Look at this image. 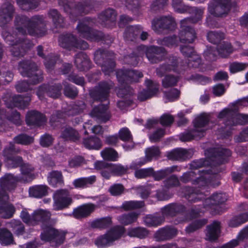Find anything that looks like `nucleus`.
Returning a JSON list of instances; mask_svg holds the SVG:
<instances>
[{
    "label": "nucleus",
    "mask_w": 248,
    "mask_h": 248,
    "mask_svg": "<svg viewBox=\"0 0 248 248\" xmlns=\"http://www.w3.org/2000/svg\"><path fill=\"white\" fill-rule=\"evenodd\" d=\"M44 18L43 16H35L29 19L25 16H17L16 18V31L12 34L3 31L2 36L6 43L11 46L10 51L15 57L22 56L25 48L31 46L29 41L25 39L27 33L37 36L44 34L41 29Z\"/></svg>",
    "instance_id": "nucleus-1"
},
{
    "label": "nucleus",
    "mask_w": 248,
    "mask_h": 248,
    "mask_svg": "<svg viewBox=\"0 0 248 248\" xmlns=\"http://www.w3.org/2000/svg\"><path fill=\"white\" fill-rule=\"evenodd\" d=\"M213 155L206 159H201L193 161L191 164V167L194 170L184 173L181 177V180L184 183L193 181V184L199 186H218V176L216 174L211 173V170H199L198 168L208 165H214L215 164H220L227 161L228 158L231 156V151L227 149L219 148L215 150H211Z\"/></svg>",
    "instance_id": "nucleus-2"
},
{
    "label": "nucleus",
    "mask_w": 248,
    "mask_h": 248,
    "mask_svg": "<svg viewBox=\"0 0 248 248\" xmlns=\"http://www.w3.org/2000/svg\"><path fill=\"white\" fill-rule=\"evenodd\" d=\"M51 215L50 212L46 210L37 209L34 211L32 214V225L37 224L40 222H43L42 228L43 232L41 234V239L58 246L63 243L65 233L63 231L55 229L51 226L45 224L50 219Z\"/></svg>",
    "instance_id": "nucleus-3"
},
{
    "label": "nucleus",
    "mask_w": 248,
    "mask_h": 248,
    "mask_svg": "<svg viewBox=\"0 0 248 248\" xmlns=\"http://www.w3.org/2000/svg\"><path fill=\"white\" fill-rule=\"evenodd\" d=\"M19 150L15 148L14 144L10 142L8 146L6 147L3 151V155L5 158L9 168H16L20 167L21 175L18 177L20 181L29 182L32 181L35 175L32 173L34 168L28 163L23 164L22 158L19 156H13V154L19 152Z\"/></svg>",
    "instance_id": "nucleus-4"
},
{
    "label": "nucleus",
    "mask_w": 248,
    "mask_h": 248,
    "mask_svg": "<svg viewBox=\"0 0 248 248\" xmlns=\"http://www.w3.org/2000/svg\"><path fill=\"white\" fill-rule=\"evenodd\" d=\"M218 118L224 121L225 127L222 130V134L228 132L233 126L248 123V115L238 113L237 108L235 106L224 108L219 112Z\"/></svg>",
    "instance_id": "nucleus-5"
},
{
    "label": "nucleus",
    "mask_w": 248,
    "mask_h": 248,
    "mask_svg": "<svg viewBox=\"0 0 248 248\" xmlns=\"http://www.w3.org/2000/svg\"><path fill=\"white\" fill-rule=\"evenodd\" d=\"M209 120V115L205 113L201 114L194 120L193 128L180 134V140L182 141H188L203 136L204 133L208 128Z\"/></svg>",
    "instance_id": "nucleus-6"
},
{
    "label": "nucleus",
    "mask_w": 248,
    "mask_h": 248,
    "mask_svg": "<svg viewBox=\"0 0 248 248\" xmlns=\"http://www.w3.org/2000/svg\"><path fill=\"white\" fill-rule=\"evenodd\" d=\"M116 76L119 82L122 84L117 91V95L120 97H124L131 94L132 92L129 86L123 85V84L124 82L126 84L128 82H137L139 78L143 77V74L140 72L135 70L121 69L117 72Z\"/></svg>",
    "instance_id": "nucleus-7"
},
{
    "label": "nucleus",
    "mask_w": 248,
    "mask_h": 248,
    "mask_svg": "<svg viewBox=\"0 0 248 248\" xmlns=\"http://www.w3.org/2000/svg\"><path fill=\"white\" fill-rule=\"evenodd\" d=\"M18 70L23 77L29 78L31 84H36L42 80V72L38 69L35 63L30 61H23L19 63Z\"/></svg>",
    "instance_id": "nucleus-8"
},
{
    "label": "nucleus",
    "mask_w": 248,
    "mask_h": 248,
    "mask_svg": "<svg viewBox=\"0 0 248 248\" xmlns=\"http://www.w3.org/2000/svg\"><path fill=\"white\" fill-rule=\"evenodd\" d=\"M113 53L107 50L99 49L94 53V61L101 65L102 70L106 75L113 72L115 66L114 61L110 58Z\"/></svg>",
    "instance_id": "nucleus-9"
},
{
    "label": "nucleus",
    "mask_w": 248,
    "mask_h": 248,
    "mask_svg": "<svg viewBox=\"0 0 248 248\" xmlns=\"http://www.w3.org/2000/svg\"><path fill=\"white\" fill-rule=\"evenodd\" d=\"M93 21L89 18H85L77 26V30L79 35L91 41H99L102 37V33L100 31H93L92 26Z\"/></svg>",
    "instance_id": "nucleus-10"
},
{
    "label": "nucleus",
    "mask_w": 248,
    "mask_h": 248,
    "mask_svg": "<svg viewBox=\"0 0 248 248\" xmlns=\"http://www.w3.org/2000/svg\"><path fill=\"white\" fill-rule=\"evenodd\" d=\"M125 232V229L122 226H116L111 228L106 234L98 237L95 241L99 247H106L120 238Z\"/></svg>",
    "instance_id": "nucleus-11"
},
{
    "label": "nucleus",
    "mask_w": 248,
    "mask_h": 248,
    "mask_svg": "<svg viewBox=\"0 0 248 248\" xmlns=\"http://www.w3.org/2000/svg\"><path fill=\"white\" fill-rule=\"evenodd\" d=\"M18 181H20L19 178L10 173L6 174L0 178V202H6L8 200L7 191L13 190Z\"/></svg>",
    "instance_id": "nucleus-12"
},
{
    "label": "nucleus",
    "mask_w": 248,
    "mask_h": 248,
    "mask_svg": "<svg viewBox=\"0 0 248 248\" xmlns=\"http://www.w3.org/2000/svg\"><path fill=\"white\" fill-rule=\"evenodd\" d=\"M53 208L56 211L67 208L73 202V199L69 192L64 189L56 191L53 195Z\"/></svg>",
    "instance_id": "nucleus-13"
},
{
    "label": "nucleus",
    "mask_w": 248,
    "mask_h": 248,
    "mask_svg": "<svg viewBox=\"0 0 248 248\" xmlns=\"http://www.w3.org/2000/svg\"><path fill=\"white\" fill-rule=\"evenodd\" d=\"M114 86L113 83L110 81L101 82L98 86L90 91L92 98L101 102L108 99L110 90Z\"/></svg>",
    "instance_id": "nucleus-14"
},
{
    "label": "nucleus",
    "mask_w": 248,
    "mask_h": 248,
    "mask_svg": "<svg viewBox=\"0 0 248 248\" xmlns=\"http://www.w3.org/2000/svg\"><path fill=\"white\" fill-rule=\"evenodd\" d=\"M188 44H183L180 46V51L182 53L188 58L187 66L190 67L199 68L200 70L202 71V69L201 67L202 63L200 57L194 51L193 48Z\"/></svg>",
    "instance_id": "nucleus-15"
},
{
    "label": "nucleus",
    "mask_w": 248,
    "mask_h": 248,
    "mask_svg": "<svg viewBox=\"0 0 248 248\" xmlns=\"http://www.w3.org/2000/svg\"><path fill=\"white\" fill-rule=\"evenodd\" d=\"M189 21V19H184L181 21L179 38L182 44H191L196 38L195 31L190 27L188 23Z\"/></svg>",
    "instance_id": "nucleus-16"
},
{
    "label": "nucleus",
    "mask_w": 248,
    "mask_h": 248,
    "mask_svg": "<svg viewBox=\"0 0 248 248\" xmlns=\"http://www.w3.org/2000/svg\"><path fill=\"white\" fill-rule=\"evenodd\" d=\"M59 42L62 47L70 50L74 47L82 49L88 47V45L86 42L82 40L78 41L71 34L62 35L59 37Z\"/></svg>",
    "instance_id": "nucleus-17"
},
{
    "label": "nucleus",
    "mask_w": 248,
    "mask_h": 248,
    "mask_svg": "<svg viewBox=\"0 0 248 248\" xmlns=\"http://www.w3.org/2000/svg\"><path fill=\"white\" fill-rule=\"evenodd\" d=\"M175 26V21L170 16L154 19L152 23V29L158 33L165 29L172 30Z\"/></svg>",
    "instance_id": "nucleus-18"
},
{
    "label": "nucleus",
    "mask_w": 248,
    "mask_h": 248,
    "mask_svg": "<svg viewBox=\"0 0 248 248\" xmlns=\"http://www.w3.org/2000/svg\"><path fill=\"white\" fill-rule=\"evenodd\" d=\"M229 0H213L209 5V12L215 16H222L229 10Z\"/></svg>",
    "instance_id": "nucleus-19"
},
{
    "label": "nucleus",
    "mask_w": 248,
    "mask_h": 248,
    "mask_svg": "<svg viewBox=\"0 0 248 248\" xmlns=\"http://www.w3.org/2000/svg\"><path fill=\"white\" fill-rule=\"evenodd\" d=\"M185 69V66L180 64L179 60L175 59L169 63L161 65L156 69V74L159 77H162L165 73L171 71L181 74Z\"/></svg>",
    "instance_id": "nucleus-20"
},
{
    "label": "nucleus",
    "mask_w": 248,
    "mask_h": 248,
    "mask_svg": "<svg viewBox=\"0 0 248 248\" xmlns=\"http://www.w3.org/2000/svg\"><path fill=\"white\" fill-rule=\"evenodd\" d=\"M62 88V87L60 84L52 86L43 85L39 88L37 95L40 100L43 99L45 93L52 98H58L61 94Z\"/></svg>",
    "instance_id": "nucleus-21"
},
{
    "label": "nucleus",
    "mask_w": 248,
    "mask_h": 248,
    "mask_svg": "<svg viewBox=\"0 0 248 248\" xmlns=\"http://www.w3.org/2000/svg\"><path fill=\"white\" fill-rule=\"evenodd\" d=\"M147 90H144L139 93L138 99L140 101H144L154 96L158 91L159 84L156 82L147 79L145 81Z\"/></svg>",
    "instance_id": "nucleus-22"
},
{
    "label": "nucleus",
    "mask_w": 248,
    "mask_h": 248,
    "mask_svg": "<svg viewBox=\"0 0 248 248\" xmlns=\"http://www.w3.org/2000/svg\"><path fill=\"white\" fill-rule=\"evenodd\" d=\"M198 186V187L201 188L200 190L188 187L184 188L185 196L189 202H195L204 199L205 194L203 190L206 186Z\"/></svg>",
    "instance_id": "nucleus-23"
},
{
    "label": "nucleus",
    "mask_w": 248,
    "mask_h": 248,
    "mask_svg": "<svg viewBox=\"0 0 248 248\" xmlns=\"http://www.w3.org/2000/svg\"><path fill=\"white\" fill-rule=\"evenodd\" d=\"M31 101L30 96L23 97L21 95H15L10 97L9 100L5 99L4 102L8 108H12L14 107L20 109H24L28 106Z\"/></svg>",
    "instance_id": "nucleus-24"
},
{
    "label": "nucleus",
    "mask_w": 248,
    "mask_h": 248,
    "mask_svg": "<svg viewBox=\"0 0 248 248\" xmlns=\"http://www.w3.org/2000/svg\"><path fill=\"white\" fill-rule=\"evenodd\" d=\"M166 54L162 47L151 46L146 49V55L151 63H156L162 60Z\"/></svg>",
    "instance_id": "nucleus-25"
},
{
    "label": "nucleus",
    "mask_w": 248,
    "mask_h": 248,
    "mask_svg": "<svg viewBox=\"0 0 248 248\" xmlns=\"http://www.w3.org/2000/svg\"><path fill=\"white\" fill-rule=\"evenodd\" d=\"M178 231L173 227L166 226L159 229L155 233V238L158 241L170 240L175 237Z\"/></svg>",
    "instance_id": "nucleus-26"
},
{
    "label": "nucleus",
    "mask_w": 248,
    "mask_h": 248,
    "mask_svg": "<svg viewBox=\"0 0 248 248\" xmlns=\"http://www.w3.org/2000/svg\"><path fill=\"white\" fill-rule=\"evenodd\" d=\"M14 8L9 1L3 4L0 8V26H3L12 19Z\"/></svg>",
    "instance_id": "nucleus-27"
},
{
    "label": "nucleus",
    "mask_w": 248,
    "mask_h": 248,
    "mask_svg": "<svg viewBox=\"0 0 248 248\" xmlns=\"http://www.w3.org/2000/svg\"><path fill=\"white\" fill-rule=\"evenodd\" d=\"M96 169H107L111 170L112 173L116 175L124 174L126 171V169L121 164H114L106 163L103 161H96L94 163Z\"/></svg>",
    "instance_id": "nucleus-28"
},
{
    "label": "nucleus",
    "mask_w": 248,
    "mask_h": 248,
    "mask_svg": "<svg viewBox=\"0 0 248 248\" xmlns=\"http://www.w3.org/2000/svg\"><path fill=\"white\" fill-rule=\"evenodd\" d=\"M46 122V119L44 115L37 111H30L27 114L26 123L29 126H41Z\"/></svg>",
    "instance_id": "nucleus-29"
},
{
    "label": "nucleus",
    "mask_w": 248,
    "mask_h": 248,
    "mask_svg": "<svg viewBox=\"0 0 248 248\" xmlns=\"http://www.w3.org/2000/svg\"><path fill=\"white\" fill-rule=\"evenodd\" d=\"M96 208V205L93 203L85 204L75 208L72 215L76 218L86 217L90 215Z\"/></svg>",
    "instance_id": "nucleus-30"
},
{
    "label": "nucleus",
    "mask_w": 248,
    "mask_h": 248,
    "mask_svg": "<svg viewBox=\"0 0 248 248\" xmlns=\"http://www.w3.org/2000/svg\"><path fill=\"white\" fill-rule=\"evenodd\" d=\"M116 14L112 9H107L99 16V22L102 24L110 27L112 26L116 21Z\"/></svg>",
    "instance_id": "nucleus-31"
},
{
    "label": "nucleus",
    "mask_w": 248,
    "mask_h": 248,
    "mask_svg": "<svg viewBox=\"0 0 248 248\" xmlns=\"http://www.w3.org/2000/svg\"><path fill=\"white\" fill-rule=\"evenodd\" d=\"M91 115L92 117H96L103 122H106L110 118V114L108 110V106L102 104L94 108Z\"/></svg>",
    "instance_id": "nucleus-32"
},
{
    "label": "nucleus",
    "mask_w": 248,
    "mask_h": 248,
    "mask_svg": "<svg viewBox=\"0 0 248 248\" xmlns=\"http://www.w3.org/2000/svg\"><path fill=\"white\" fill-rule=\"evenodd\" d=\"M6 117L7 119L15 124L16 125H20L22 123V120L20 118V115L16 111H12L10 115H8L5 113L3 110L0 109V120ZM5 124L0 121V131L5 130Z\"/></svg>",
    "instance_id": "nucleus-33"
},
{
    "label": "nucleus",
    "mask_w": 248,
    "mask_h": 248,
    "mask_svg": "<svg viewBox=\"0 0 248 248\" xmlns=\"http://www.w3.org/2000/svg\"><path fill=\"white\" fill-rule=\"evenodd\" d=\"M139 216V213L132 212L118 216L117 219L119 223L124 226H127L136 222Z\"/></svg>",
    "instance_id": "nucleus-34"
},
{
    "label": "nucleus",
    "mask_w": 248,
    "mask_h": 248,
    "mask_svg": "<svg viewBox=\"0 0 248 248\" xmlns=\"http://www.w3.org/2000/svg\"><path fill=\"white\" fill-rule=\"evenodd\" d=\"M220 233V223L214 221L212 224L207 227L206 239L209 241H214L217 239Z\"/></svg>",
    "instance_id": "nucleus-35"
},
{
    "label": "nucleus",
    "mask_w": 248,
    "mask_h": 248,
    "mask_svg": "<svg viewBox=\"0 0 248 248\" xmlns=\"http://www.w3.org/2000/svg\"><path fill=\"white\" fill-rule=\"evenodd\" d=\"M75 63L80 70H85L90 67V62L87 56L83 52L77 54L75 58Z\"/></svg>",
    "instance_id": "nucleus-36"
},
{
    "label": "nucleus",
    "mask_w": 248,
    "mask_h": 248,
    "mask_svg": "<svg viewBox=\"0 0 248 248\" xmlns=\"http://www.w3.org/2000/svg\"><path fill=\"white\" fill-rule=\"evenodd\" d=\"M227 200V196L225 193H216L210 198L205 199L204 205L206 207L211 205L222 203Z\"/></svg>",
    "instance_id": "nucleus-37"
},
{
    "label": "nucleus",
    "mask_w": 248,
    "mask_h": 248,
    "mask_svg": "<svg viewBox=\"0 0 248 248\" xmlns=\"http://www.w3.org/2000/svg\"><path fill=\"white\" fill-rule=\"evenodd\" d=\"M96 181V177L94 175L88 177H81L75 179L73 182V185L76 188H84L92 185Z\"/></svg>",
    "instance_id": "nucleus-38"
},
{
    "label": "nucleus",
    "mask_w": 248,
    "mask_h": 248,
    "mask_svg": "<svg viewBox=\"0 0 248 248\" xmlns=\"http://www.w3.org/2000/svg\"><path fill=\"white\" fill-rule=\"evenodd\" d=\"M167 157L170 160H182L189 157L187 150L184 149H177L168 153Z\"/></svg>",
    "instance_id": "nucleus-39"
},
{
    "label": "nucleus",
    "mask_w": 248,
    "mask_h": 248,
    "mask_svg": "<svg viewBox=\"0 0 248 248\" xmlns=\"http://www.w3.org/2000/svg\"><path fill=\"white\" fill-rule=\"evenodd\" d=\"M148 231L143 227H131L127 229L126 234L130 237H137L142 239L148 234Z\"/></svg>",
    "instance_id": "nucleus-40"
},
{
    "label": "nucleus",
    "mask_w": 248,
    "mask_h": 248,
    "mask_svg": "<svg viewBox=\"0 0 248 248\" xmlns=\"http://www.w3.org/2000/svg\"><path fill=\"white\" fill-rule=\"evenodd\" d=\"M29 192L31 197L40 198L47 194V187L45 185H36L31 187Z\"/></svg>",
    "instance_id": "nucleus-41"
},
{
    "label": "nucleus",
    "mask_w": 248,
    "mask_h": 248,
    "mask_svg": "<svg viewBox=\"0 0 248 248\" xmlns=\"http://www.w3.org/2000/svg\"><path fill=\"white\" fill-rule=\"evenodd\" d=\"M180 170V169L178 168L177 166H173L156 172L153 171V174L151 175L153 176L155 180L159 181L165 178L169 174L175 171H179Z\"/></svg>",
    "instance_id": "nucleus-42"
},
{
    "label": "nucleus",
    "mask_w": 248,
    "mask_h": 248,
    "mask_svg": "<svg viewBox=\"0 0 248 248\" xmlns=\"http://www.w3.org/2000/svg\"><path fill=\"white\" fill-rule=\"evenodd\" d=\"M144 224L147 227H157L164 222V218L161 217L148 215L143 218Z\"/></svg>",
    "instance_id": "nucleus-43"
},
{
    "label": "nucleus",
    "mask_w": 248,
    "mask_h": 248,
    "mask_svg": "<svg viewBox=\"0 0 248 248\" xmlns=\"http://www.w3.org/2000/svg\"><path fill=\"white\" fill-rule=\"evenodd\" d=\"M204 12V9L202 8L197 7H190L187 6V11L186 12H188L191 14V17L187 18L186 19H189L190 22L196 23L200 20Z\"/></svg>",
    "instance_id": "nucleus-44"
},
{
    "label": "nucleus",
    "mask_w": 248,
    "mask_h": 248,
    "mask_svg": "<svg viewBox=\"0 0 248 248\" xmlns=\"http://www.w3.org/2000/svg\"><path fill=\"white\" fill-rule=\"evenodd\" d=\"M61 137L65 140H78L79 138L78 132L71 127H66L62 131Z\"/></svg>",
    "instance_id": "nucleus-45"
},
{
    "label": "nucleus",
    "mask_w": 248,
    "mask_h": 248,
    "mask_svg": "<svg viewBox=\"0 0 248 248\" xmlns=\"http://www.w3.org/2000/svg\"><path fill=\"white\" fill-rule=\"evenodd\" d=\"M184 209V206L181 204H170L165 206L162 209V212L164 216H173L176 213L183 211Z\"/></svg>",
    "instance_id": "nucleus-46"
},
{
    "label": "nucleus",
    "mask_w": 248,
    "mask_h": 248,
    "mask_svg": "<svg viewBox=\"0 0 248 248\" xmlns=\"http://www.w3.org/2000/svg\"><path fill=\"white\" fill-rule=\"evenodd\" d=\"M14 237L12 233L6 228L0 229V243L2 245L8 246L14 244Z\"/></svg>",
    "instance_id": "nucleus-47"
},
{
    "label": "nucleus",
    "mask_w": 248,
    "mask_h": 248,
    "mask_svg": "<svg viewBox=\"0 0 248 248\" xmlns=\"http://www.w3.org/2000/svg\"><path fill=\"white\" fill-rule=\"evenodd\" d=\"M47 179L49 184L54 187L63 183V177L60 171H51L49 173Z\"/></svg>",
    "instance_id": "nucleus-48"
},
{
    "label": "nucleus",
    "mask_w": 248,
    "mask_h": 248,
    "mask_svg": "<svg viewBox=\"0 0 248 248\" xmlns=\"http://www.w3.org/2000/svg\"><path fill=\"white\" fill-rule=\"evenodd\" d=\"M142 28L139 25L129 26L124 32V37L127 40L132 41L136 36L140 34Z\"/></svg>",
    "instance_id": "nucleus-49"
},
{
    "label": "nucleus",
    "mask_w": 248,
    "mask_h": 248,
    "mask_svg": "<svg viewBox=\"0 0 248 248\" xmlns=\"http://www.w3.org/2000/svg\"><path fill=\"white\" fill-rule=\"evenodd\" d=\"M83 143L86 148L89 149L98 150L102 146L100 139L96 137L84 139Z\"/></svg>",
    "instance_id": "nucleus-50"
},
{
    "label": "nucleus",
    "mask_w": 248,
    "mask_h": 248,
    "mask_svg": "<svg viewBox=\"0 0 248 248\" xmlns=\"http://www.w3.org/2000/svg\"><path fill=\"white\" fill-rule=\"evenodd\" d=\"M111 218L106 217L95 219L91 222V226L93 228L105 229L111 224Z\"/></svg>",
    "instance_id": "nucleus-51"
},
{
    "label": "nucleus",
    "mask_w": 248,
    "mask_h": 248,
    "mask_svg": "<svg viewBox=\"0 0 248 248\" xmlns=\"http://www.w3.org/2000/svg\"><path fill=\"white\" fill-rule=\"evenodd\" d=\"M49 17L52 19L54 25L56 28L63 26V19L55 9L50 10L48 13Z\"/></svg>",
    "instance_id": "nucleus-52"
},
{
    "label": "nucleus",
    "mask_w": 248,
    "mask_h": 248,
    "mask_svg": "<svg viewBox=\"0 0 248 248\" xmlns=\"http://www.w3.org/2000/svg\"><path fill=\"white\" fill-rule=\"evenodd\" d=\"M233 51L231 44L228 42H223L217 46V52L222 57H226Z\"/></svg>",
    "instance_id": "nucleus-53"
},
{
    "label": "nucleus",
    "mask_w": 248,
    "mask_h": 248,
    "mask_svg": "<svg viewBox=\"0 0 248 248\" xmlns=\"http://www.w3.org/2000/svg\"><path fill=\"white\" fill-rule=\"evenodd\" d=\"M9 227L12 229L13 231L17 236L22 235L25 232L24 225L19 221L12 220L8 223Z\"/></svg>",
    "instance_id": "nucleus-54"
},
{
    "label": "nucleus",
    "mask_w": 248,
    "mask_h": 248,
    "mask_svg": "<svg viewBox=\"0 0 248 248\" xmlns=\"http://www.w3.org/2000/svg\"><path fill=\"white\" fill-rule=\"evenodd\" d=\"M179 79V77L178 76L168 75L162 79V84L164 88H168L176 85Z\"/></svg>",
    "instance_id": "nucleus-55"
},
{
    "label": "nucleus",
    "mask_w": 248,
    "mask_h": 248,
    "mask_svg": "<svg viewBox=\"0 0 248 248\" xmlns=\"http://www.w3.org/2000/svg\"><path fill=\"white\" fill-rule=\"evenodd\" d=\"M17 2L24 10L35 9L38 5V0H17Z\"/></svg>",
    "instance_id": "nucleus-56"
},
{
    "label": "nucleus",
    "mask_w": 248,
    "mask_h": 248,
    "mask_svg": "<svg viewBox=\"0 0 248 248\" xmlns=\"http://www.w3.org/2000/svg\"><path fill=\"white\" fill-rule=\"evenodd\" d=\"M248 221V213H246L233 217L230 221L229 225L231 227H236Z\"/></svg>",
    "instance_id": "nucleus-57"
},
{
    "label": "nucleus",
    "mask_w": 248,
    "mask_h": 248,
    "mask_svg": "<svg viewBox=\"0 0 248 248\" xmlns=\"http://www.w3.org/2000/svg\"><path fill=\"white\" fill-rule=\"evenodd\" d=\"M101 154L104 159L109 161H115L119 158L118 153L112 148H106Z\"/></svg>",
    "instance_id": "nucleus-58"
},
{
    "label": "nucleus",
    "mask_w": 248,
    "mask_h": 248,
    "mask_svg": "<svg viewBox=\"0 0 248 248\" xmlns=\"http://www.w3.org/2000/svg\"><path fill=\"white\" fill-rule=\"evenodd\" d=\"M207 222L206 219L196 220L186 227V232L188 233L193 232L205 225Z\"/></svg>",
    "instance_id": "nucleus-59"
},
{
    "label": "nucleus",
    "mask_w": 248,
    "mask_h": 248,
    "mask_svg": "<svg viewBox=\"0 0 248 248\" xmlns=\"http://www.w3.org/2000/svg\"><path fill=\"white\" fill-rule=\"evenodd\" d=\"M15 212V209L11 204H4L0 206V216L4 218L11 217Z\"/></svg>",
    "instance_id": "nucleus-60"
},
{
    "label": "nucleus",
    "mask_w": 248,
    "mask_h": 248,
    "mask_svg": "<svg viewBox=\"0 0 248 248\" xmlns=\"http://www.w3.org/2000/svg\"><path fill=\"white\" fill-rule=\"evenodd\" d=\"M14 140L15 142L17 144L26 145L32 143L34 139L32 137L26 134H20L15 137Z\"/></svg>",
    "instance_id": "nucleus-61"
},
{
    "label": "nucleus",
    "mask_w": 248,
    "mask_h": 248,
    "mask_svg": "<svg viewBox=\"0 0 248 248\" xmlns=\"http://www.w3.org/2000/svg\"><path fill=\"white\" fill-rule=\"evenodd\" d=\"M144 206V203L141 201H127L124 202L122 207L124 210H131L141 208Z\"/></svg>",
    "instance_id": "nucleus-62"
},
{
    "label": "nucleus",
    "mask_w": 248,
    "mask_h": 248,
    "mask_svg": "<svg viewBox=\"0 0 248 248\" xmlns=\"http://www.w3.org/2000/svg\"><path fill=\"white\" fill-rule=\"evenodd\" d=\"M180 92L176 89H172L169 92L164 93V99L166 102L174 101L178 99Z\"/></svg>",
    "instance_id": "nucleus-63"
},
{
    "label": "nucleus",
    "mask_w": 248,
    "mask_h": 248,
    "mask_svg": "<svg viewBox=\"0 0 248 248\" xmlns=\"http://www.w3.org/2000/svg\"><path fill=\"white\" fill-rule=\"evenodd\" d=\"M160 152L157 147L152 146L145 150V155L148 160L151 161L154 158L157 159L160 155Z\"/></svg>",
    "instance_id": "nucleus-64"
}]
</instances>
